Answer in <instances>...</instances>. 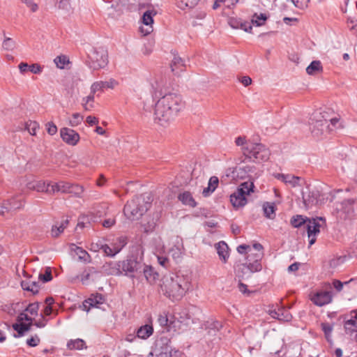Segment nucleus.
Returning <instances> with one entry per match:
<instances>
[{"label":"nucleus","instance_id":"nucleus-38","mask_svg":"<svg viewBox=\"0 0 357 357\" xmlns=\"http://www.w3.org/2000/svg\"><path fill=\"white\" fill-rule=\"evenodd\" d=\"M54 62L56 64V67L60 69H63L65 66L69 63L68 58L65 55H60L56 56L54 59Z\"/></svg>","mask_w":357,"mask_h":357},{"label":"nucleus","instance_id":"nucleus-32","mask_svg":"<svg viewBox=\"0 0 357 357\" xmlns=\"http://www.w3.org/2000/svg\"><path fill=\"white\" fill-rule=\"evenodd\" d=\"M21 286L24 290L31 291L34 294L39 291V286L36 282L22 281Z\"/></svg>","mask_w":357,"mask_h":357},{"label":"nucleus","instance_id":"nucleus-22","mask_svg":"<svg viewBox=\"0 0 357 357\" xmlns=\"http://www.w3.org/2000/svg\"><path fill=\"white\" fill-rule=\"evenodd\" d=\"M218 184L219 178L215 176H211L209 178L208 186L202 191L203 196L205 197L210 196L218 188Z\"/></svg>","mask_w":357,"mask_h":357},{"label":"nucleus","instance_id":"nucleus-60","mask_svg":"<svg viewBox=\"0 0 357 357\" xmlns=\"http://www.w3.org/2000/svg\"><path fill=\"white\" fill-rule=\"evenodd\" d=\"M29 70L34 74H40L43 71V68L38 63H33L29 66Z\"/></svg>","mask_w":357,"mask_h":357},{"label":"nucleus","instance_id":"nucleus-29","mask_svg":"<svg viewBox=\"0 0 357 357\" xmlns=\"http://www.w3.org/2000/svg\"><path fill=\"white\" fill-rule=\"evenodd\" d=\"M263 211L264 213V215L269 218L273 219L275 216V206L274 203L265 202L263 204Z\"/></svg>","mask_w":357,"mask_h":357},{"label":"nucleus","instance_id":"nucleus-48","mask_svg":"<svg viewBox=\"0 0 357 357\" xmlns=\"http://www.w3.org/2000/svg\"><path fill=\"white\" fill-rule=\"evenodd\" d=\"M26 128L30 135H35L37 130L39 128V124L36 121H29L26 123Z\"/></svg>","mask_w":357,"mask_h":357},{"label":"nucleus","instance_id":"nucleus-10","mask_svg":"<svg viewBox=\"0 0 357 357\" xmlns=\"http://www.w3.org/2000/svg\"><path fill=\"white\" fill-rule=\"evenodd\" d=\"M121 269L124 275L133 278L135 274L142 273L144 264L141 260H137L134 257H130L126 260L120 261Z\"/></svg>","mask_w":357,"mask_h":357},{"label":"nucleus","instance_id":"nucleus-7","mask_svg":"<svg viewBox=\"0 0 357 357\" xmlns=\"http://www.w3.org/2000/svg\"><path fill=\"white\" fill-rule=\"evenodd\" d=\"M88 66L93 70L105 68L108 64V54L102 47L93 48L88 54Z\"/></svg>","mask_w":357,"mask_h":357},{"label":"nucleus","instance_id":"nucleus-62","mask_svg":"<svg viewBox=\"0 0 357 357\" xmlns=\"http://www.w3.org/2000/svg\"><path fill=\"white\" fill-rule=\"evenodd\" d=\"M23 3H24L32 12H36L38 9V5L33 2L32 0H22Z\"/></svg>","mask_w":357,"mask_h":357},{"label":"nucleus","instance_id":"nucleus-5","mask_svg":"<svg viewBox=\"0 0 357 357\" xmlns=\"http://www.w3.org/2000/svg\"><path fill=\"white\" fill-rule=\"evenodd\" d=\"M149 206L150 203L145 202L144 197H137L126 204L123 212L128 219L135 220L139 219L149 209Z\"/></svg>","mask_w":357,"mask_h":357},{"label":"nucleus","instance_id":"nucleus-23","mask_svg":"<svg viewBox=\"0 0 357 357\" xmlns=\"http://www.w3.org/2000/svg\"><path fill=\"white\" fill-rule=\"evenodd\" d=\"M215 248L220 258L225 263L229 257V248L225 242L220 241L215 245Z\"/></svg>","mask_w":357,"mask_h":357},{"label":"nucleus","instance_id":"nucleus-40","mask_svg":"<svg viewBox=\"0 0 357 357\" xmlns=\"http://www.w3.org/2000/svg\"><path fill=\"white\" fill-rule=\"evenodd\" d=\"M237 251L240 254H244L248 253V257H252L254 253L256 252L254 249V245L252 247H250V245H240L237 248Z\"/></svg>","mask_w":357,"mask_h":357},{"label":"nucleus","instance_id":"nucleus-16","mask_svg":"<svg viewBox=\"0 0 357 357\" xmlns=\"http://www.w3.org/2000/svg\"><path fill=\"white\" fill-rule=\"evenodd\" d=\"M156 15V12L153 10L146 11L142 16V23L145 26H140L139 30L140 32L144 36H147L150 34L153 30V16Z\"/></svg>","mask_w":357,"mask_h":357},{"label":"nucleus","instance_id":"nucleus-41","mask_svg":"<svg viewBox=\"0 0 357 357\" xmlns=\"http://www.w3.org/2000/svg\"><path fill=\"white\" fill-rule=\"evenodd\" d=\"M142 272H143L144 277L149 282L155 280V273L151 266L144 264Z\"/></svg>","mask_w":357,"mask_h":357},{"label":"nucleus","instance_id":"nucleus-1","mask_svg":"<svg viewBox=\"0 0 357 357\" xmlns=\"http://www.w3.org/2000/svg\"><path fill=\"white\" fill-rule=\"evenodd\" d=\"M190 287V278L181 273H172L164 276L160 284L162 294L173 301L181 299Z\"/></svg>","mask_w":357,"mask_h":357},{"label":"nucleus","instance_id":"nucleus-21","mask_svg":"<svg viewBox=\"0 0 357 357\" xmlns=\"http://www.w3.org/2000/svg\"><path fill=\"white\" fill-rule=\"evenodd\" d=\"M104 298L100 294H96L95 296H91L87 300H86L83 304V307L87 311L89 310L90 307H98L100 304L103 303Z\"/></svg>","mask_w":357,"mask_h":357},{"label":"nucleus","instance_id":"nucleus-52","mask_svg":"<svg viewBox=\"0 0 357 357\" xmlns=\"http://www.w3.org/2000/svg\"><path fill=\"white\" fill-rule=\"evenodd\" d=\"M100 249L104 252V253L107 256L114 257V255H116V253H114V249L113 246L110 247L109 245H108L107 244L101 245Z\"/></svg>","mask_w":357,"mask_h":357},{"label":"nucleus","instance_id":"nucleus-55","mask_svg":"<svg viewBox=\"0 0 357 357\" xmlns=\"http://www.w3.org/2000/svg\"><path fill=\"white\" fill-rule=\"evenodd\" d=\"M47 183L50 184V187H48V191L47 194L52 195L59 192V183H52L51 181H47Z\"/></svg>","mask_w":357,"mask_h":357},{"label":"nucleus","instance_id":"nucleus-20","mask_svg":"<svg viewBox=\"0 0 357 357\" xmlns=\"http://www.w3.org/2000/svg\"><path fill=\"white\" fill-rule=\"evenodd\" d=\"M50 184L47 183V181H36L30 182L27 184V188L29 190H36L38 192H45L48 191V187Z\"/></svg>","mask_w":357,"mask_h":357},{"label":"nucleus","instance_id":"nucleus-43","mask_svg":"<svg viewBox=\"0 0 357 357\" xmlns=\"http://www.w3.org/2000/svg\"><path fill=\"white\" fill-rule=\"evenodd\" d=\"M16 47L15 42L9 37H5L3 43L2 47L3 50L7 51H13Z\"/></svg>","mask_w":357,"mask_h":357},{"label":"nucleus","instance_id":"nucleus-8","mask_svg":"<svg viewBox=\"0 0 357 357\" xmlns=\"http://www.w3.org/2000/svg\"><path fill=\"white\" fill-rule=\"evenodd\" d=\"M243 149L244 155L256 162L266 161L270 156L269 150L262 144H247Z\"/></svg>","mask_w":357,"mask_h":357},{"label":"nucleus","instance_id":"nucleus-18","mask_svg":"<svg viewBox=\"0 0 357 357\" xmlns=\"http://www.w3.org/2000/svg\"><path fill=\"white\" fill-rule=\"evenodd\" d=\"M59 183V192L62 193H74L75 195H80L83 192L82 186L77 185H73L68 182L61 181Z\"/></svg>","mask_w":357,"mask_h":357},{"label":"nucleus","instance_id":"nucleus-11","mask_svg":"<svg viewBox=\"0 0 357 357\" xmlns=\"http://www.w3.org/2000/svg\"><path fill=\"white\" fill-rule=\"evenodd\" d=\"M17 323L13 325V329L18 333V335H15V337H21L25 332L30 331L31 326L33 325V317L24 311L17 316Z\"/></svg>","mask_w":357,"mask_h":357},{"label":"nucleus","instance_id":"nucleus-58","mask_svg":"<svg viewBox=\"0 0 357 357\" xmlns=\"http://www.w3.org/2000/svg\"><path fill=\"white\" fill-rule=\"evenodd\" d=\"M40 316L41 317L38 321H36L33 324V325L37 328H44L48 321L46 318H45L44 315L41 314Z\"/></svg>","mask_w":357,"mask_h":357},{"label":"nucleus","instance_id":"nucleus-54","mask_svg":"<svg viewBox=\"0 0 357 357\" xmlns=\"http://www.w3.org/2000/svg\"><path fill=\"white\" fill-rule=\"evenodd\" d=\"M168 321L167 314L165 312H162L158 315V322L161 326H167Z\"/></svg>","mask_w":357,"mask_h":357},{"label":"nucleus","instance_id":"nucleus-14","mask_svg":"<svg viewBox=\"0 0 357 357\" xmlns=\"http://www.w3.org/2000/svg\"><path fill=\"white\" fill-rule=\"evenodd\" d=\"M172 247L169 250V254L176 262L181 260L183 254V241L178 236L172 239Z\"/></svg>","mask_w":357,"mask_h":357},{"label":"nucleus","instance_id":"nucleus-44","mask_svg":"<svg viewBox=\"0 0 357 357\" xmlns=\"http://www.w3.org/2000/svg\"><path fill=\"white\" fill-rule=\"evenodd\" d=\"M39 309L38 303H30L25 309V312H27L31 317H36L38 315V312Z\"/></svg>","mask_w":357,"mask_h":357},{"label":"nucleus","instance_id":"nucleus-26","mask_svg":"<svg viewBox=\"0 0 357 357\" xmlns=\"http://www.w3.org/2000/svg\"><path fill=\"white\" fill-rule=\"evenodd\" d=\"M67 348L70 350H82L86 349V343L82 339L70 340L67 342Z\"/></svg>","mask_w":357,"mask_h":357},{"label":"nucleus","instance_id":"nucleus-28","mask_svg":"<svg viewBox=\"0 0 357 357\" xmlns=\"http://www.w3.org/2000/svg\"><path fill=\"white\" fill-rule=\"evenodd\" d=\"M178 199L185 205H188L191 207L196 206V202L193 199L192 195L189 192H184L178 195Z\"/></svg>","mask_w":357,"mask_h":357},{"label":"nucleus","instance_id":"nucleus-61","mask_svg":"<svg viewBox=\"0 0 357 357\" xmlns=\"http://www.w3.org/2000/svg\"><path fill=\"white\" fill-rule=\"evenodd\" d=\"M76 254L79 256V258L86 261L87 257H89L88 253L84 250L82 248L77 247L76 248Z\"/></svg>","mask_w":357,"mask_h":357},{"label":"nucleus","instance_id":"nucleus-27","mask_svg":"<svg viewBox=\"0 0 357 357\" xmlns=\"http://www.w3.org/2000/svg\"><path fill=\"white\" fill-rule=\"evenodd\" d=\"M95 95L90 92L89 95L82 98V106L85 111H91L94 107Z\"/></svg>","mask_w":357,"mask_h":357},{"label":"nucleus","instance_id":"nucleus-59","mask_svg":"<svg viewBox=\"0 0 357 357\" xmlns=\"http://www.w3.org/2000/svg\"><path fill=\"white\" fill-rule=\"evenodd\" d=\"M40 343V338L37 336H33L26 340V344L29 347H36Z\"/></svg>","mask_w":357,"mask_h":357},{"label":"nucleus","instance_id":"nucleus-53","mask_svg":"<svg viewBox=\"0 0 357 357\" xmlns=\"http://www.w3.org/2000/svg\"><path fill=\"white\" fill-rule=\"evenodd\" d=\"M47 132L50 135H54L57 132L56 126L52 121L45 124Z\"/></svg>","mask_w":357,"mask_h":357},{"label":"nucleus","instance_id":"nucleus-4","mask_svg":"<svg viewBox=\"0 0 357 357\" xmlns=\"http://www.w3.org/2000/svg\"><path fill=\"white\" fill-rule=\"evenodd\" d=\"M320 222H322V224H324V220L322 218H319L307 220V222L302 215L294 216L291 220V224L294 227H299L306 223L310 246L315 243L317 235L320 232V228L322 226Z\"/></svg>","mask_w":357,"mask_h":357},{"label":"nucleus","instance_id":"nucleus-37","mask_svg":"<svg viewBox=\"0 0 357 357\" xmlns=\"http://www.w3.org/2000/svg\"><path fill=\"white\" fill-rule=\"evenodd\" d=\"M286 184L290 185L293 188L301 186L302 185V178L292 174H288Z\"/></svg>","mask_w":357,"mask_h":357},{"label":"nucleus","instance_id":"nucleus-64","mask_svg":"<svg viewBox=\"0 0 357 357\" xmlns=\"http://www.w3.org/2000/svg\"><path fill=\"white\" fill-rule=\"evenodd\" d=\"M241 21L235 18H231L229 21V25L234 29H240Z\"/></svg>","mask_w":357,"mask_h":357},{"label":"nucleus","instance_id":"nucleus-51","mask_svg":"<svg viewBox=\"0 0 357 357\" xmlns=\"http://www.w3.org/2000/svg\"><path fill=\"white\" fill-rule=\"evenodd\" d=\"M102 85H103L104 89H114L119 85V82L116 79H114L113 78H110L107 81H105V82L102 81Z\"/></svg>","mask_w":357,"mask_h":357},{"label":"nucleus","instance_id":"nucleus-15","mask_svg":"<svg viewBox=\"0 0 357 357\" xmlns=\"http://www.w3.org/2000/svg\"><path fill=\"white\" fill-rule=\"evenodd\" d=\"M162 101L168 102V107H171L173 109L181 111L184 107L185 104L183 101L181 97L174 93H169L164 95L160 98Z\"/></svg>","mask_w":357,"mask_h":357},{"label":"nucleus","instance_id":"nucleus-39","mask_svg":"<svg viewBox=\"0 0 357 357\" xmlns=\"http://www.w3.org/2000/svg\"><path fill=\"white\" fill-rule=\"evenodd\" d=\"M278 320L283 321H289L291 320L292 316L288 310L283 307L278 308Z\"/></svg>","mask_w":357,"mask_h":357},{"label":"nucleus","instance_id":"nucleus-30","mask_svg":"<svg viewBox=\"0 0 357 357\" xmlns=\"http://www.w3.org/2000/svg\"><path fill=\"white\" fill-rule=\"evenodd\" d=\"M68 225V220H62L59 224H56L52 227V236L54 237L59 236L67 227Z\"/></svg>","mask_w":357,"mask_h":357},{"label":"nucleus","instance_id":"nucleus-17","mask_svg":"<svg viewBox=\"0 0 357 357\" xmlns=\"http://www.w3.org/2000/svg\"><path fill=\"white\" fill-rule=\"evenodd\" d=\"M321 193L318 190H312L306 197L303 195V204L306 208H310L315 205H320L323 203L320 199Z\"/></svg>","mask_w":357,"mask_h":357},{"label":"nucleus","instance_id":"nucleus-47","mask_svg":"<svg viewBox=\"0 0 357 357\" xmlns=\"http://www.w3.org/2000/svg\"><path fill=\"white\" fill-rule=\"evenodd\" d=\"M83 120V116L79 113H74L72 115V118L70 120V125L72 127H76L79 125Z\"/></svg>","mask_w":357,"mask_h":357},{"label":"nucleus","instance_id":"nucleus-9","mask_svg":"<svg viewBox=\"0 0 357 357\" xmlns=\"http://www.w3.org/2000/svg\"><path fill=\"white\" fill-rule=\"evenodd\" d=\"M254 249L255 251H256L255 253L252 255V257H247V266H243V269H246L247 271H250L249 273L251 274L255 272H259L262 269V265L260 262L262 256V249L263 247L259 243H255L254 244Z\"/></svg>","mask_w":357,"mask_h":357},{"label":"nucleus","instance_id":"nucleus-34","mask_svg":"<svg viewBox=\"0 0 357 357\" xmlns=\"http://www.w3.org/2000/svg\"><path fill=\"white\" fill-rule=\"evenodd\" d=\"M243 266H248L247 264H241L237 265L236 267V273L237 277L241 279H246L250 277L251 273H249L250 271H247L246 269H243Z\"/></svg>","mask_w":357,"mask_h":357},{"label":"nucleus","instance_id":"nucleus-56","mask_svg":"<svg viewBox=\"0 0 357 357\" xmlns=\"http://www.w3.org/2000/svg\"><path fill=\"white\" fill-rule=\"evenodd\" d=\"M158 264L164 268H167L169 266V260L165 256H157Z\"/></svg>","mask_w":357,"mask_h":357},{"label":"nucleus","instance_id":"nucleus-35","mask_svg":"<svg viewBox=\"0 0 357 357\" xmlns=\"http://www.w3.org/2000/svg\"><path fill=\"white\" fill-rule=\"evenodd\" d=\"M6 204L10 205V206H3L6 211H15L22 208L23 206L22 202L20 200H16L15 198H13L10 200H6Z\"/></svg>","mask_w":357,"mask_h":357},{"label":"nucleus","instance_id":"nucleus-6","mask_svg":"<svg viewBox=\"0 0 357 357\" xmlns=\"http://www.w3.org/2000/svg\"><path fill=\"white\" fill-rule=\"evenodd\" d=\"M254 183L252 181L242 183L236 190L230 195V202L233 207L238 209L247 204L246 197L253 191Z\"/></svg>","mask_w":357,"mask_h":357},{"label":"nucleus","instance_id":"nucleus-46","mask_svg":"<svg viewBox=\"0 0 357 357\" xmlns=\"http://www.w3.org/2000/svg\"><path fill=\"white\" fill-rule=\"evenodd\" d=\"M38 278L40 280L43 281V282H47L52 279V270L50 267H46L45 269V273H40L38 275Z\"/></svg>","mask_w":357,"mask_h":357},{"label":"nucleus","instance_id":"nucleus-33","mask_svg":"<svg viewBox=\"0 0 357 357\" xmlns=\"http://www.w3.org/2000/svg\"><path fill=\"white\" fill-rule=\"evenodd\" d=\"M199 0H176L178 8L184 10L185 8H192L195 7Z\"/></svg>","mask_w":357,"mask_h":357},{"label":"nucleus","instance_id":"nucleus-49","mask_svg":"<svg viewBox=\"0 0 357 357\" xmlns=\"http://www.w3.org/2000/svg\"><path fill=\"white\" fill-rule=\"evenodd\" d=\"M103 89L102 81H97L91 84L90 87V92L95 95L98 91H101Z\"/></svg>","mask_w":357,"mask_h":357},{"label":"nucleus","instance_id":"nucleus-24","mask_svg":"<svg viewBox=\"0 0 357 357\" xmlns=\"http://www.w3.org/2000/svg\"><path fill=\"white\" fill-rule=\"evenodd\" d=\"M153 333V326L146 324L139 327L137 331V337L138 338L146 340Z\"/></svg>","mask_w":357,"mask_h":357},{"label":"nucleus","instance_id":"nucleus-31","mask_svg":"<svg viewBox=\"0 0 357 357\" xmlns=\"http://www.w3.org/2000/svg\"><path fill=\"white\" fill-rule=\"evenodd\" d=\"M321 70L322 66L319 61H313L306 68V73L310 75H315Z\"/></svg>","mask_w":357,"mask_h":357},{"label":"nucleus","instance_id":"nucleus-57","mask_svg":"<svg viewBox=\"0 0 357 357\" xmlns=\"http://www.w3.org/2000/svg\"><path fill=\"white\" fill-rule=\"evenodd\" d=\"M58 7L62 10H69L70 9V0H59L58 2Z\"/></svg>","mask_w":357,"mask_h":357},{"label":"nucleus","instance_id":"nucleus-42","mask_svg":"<svg viewBox=\"0 0 357 357\" xmlns=\"http://www.w3.org/2000/svg\"><path fill=\"white\" fill-rule=\"evenodd\" d=\"M126 244L127 241L125 237L118 238L116 242L112 244L114 249V253H119Z\"/></svg>","mask_w":357,"mask_h":357},{"label":"nucleus","instance_id":"nucleus-25","mask_svg":"<svg viewBox=\"0 0 357 357\" xmlns=\"http://www.w3.org/2000/svg\"><path fill=\"white\" fill-rule=\"evenodd\" d=\"M184 68L185 64L183 59L180 56L174 55L171 63L172 71L177 74L178 71H182Z\"/></svg>","mask_w":357,"mask_h":357},{"label":"nucleus","instance_id":"nucleus-3","mask_svg":"<svg viewBox=\"0 0 357 357\" xmlns=\"http://www.w3.org/2000/svg\"><path fill=\"white\" fill-rule=\"evenodd\" d=\"M328 113L321 109L314 111L310 119L309 126L312 134L317 137L332 131L328 123Z\"/></svg>","mask_w":357,"mask_h":357},{"label":"nucleus","instance_id":"nucleus-19","mask_svg":"<svg viewBox=\"0 0 357 357\" xmlns=\"http://www.w3.org/2000/svg\"><path fill=\"white\" fill-rule=\"evenodd\" d=\"M102 271L107 275H120L123 274L119 261H109L105 263L102 266Z\"/></svg>","mask_w":357,"mask_h":357},{"label":"nucleus","instance_id":"nucleus-45","mask_svg":"<svg viewBox=\"0 0 357 357\" xmlns=\"http://www.w3.org/2000/svg\"><path fill=\"white\" fill-rule=\"evenodd\" d=\"M321 328L324 333L325 337L328 342H331V334L333 331V326L330 324L328 323H322Z\"/></svg>","mask_w":357,"mask_h":357},{"label":"nucleus","instance_id":"nucleus-12","mask_svg":"<svg viewBox=\"0 0 357 357\" xmlns=\"http://www.w3.org/2000/svg\"><path fill=\"white\" fill-rule=\"evenodd\" d=\"M310 298L315 305L322 307L332 302L333 294L331 291L319 289L311 292Z\"/></svg>","mask_w":357,"mask_h":357},{"label":"nucleus","instance_id":"nucleus-2","mask_svg":"<svg viewBox=\"0 0 357 357\" xmlns=\"http://www.w3.org/2000/svg\"><path fill=\"white\" fill-rule=\"evenodd\" d=\"M167 105V101H162L160 98L155 105L154 121L163 127L167 126L173 121L181 112L168 107Z\"/></svg>","mask_w":357,"mask_h":357},{"label":"nucleus","instance_id":"nucleus-63","mask_svg":"<svg viewBox=\"0 0 357 357\" xmlns=\"http://www.w3.org/2000/svg\"><path fill=\"white\" fill-rule=\"evenodd\" d=\"M239 81L244 86H248L252 84V79L248 76H243L241 77Z\"/></svg>","mask_w":357,"mask_h":357},{"label":"nucleus","instance_id":"nucleus-50","mask_svg":"<svg viewBox=\"0 0 357 357\" xmlns=\"http://www.w3.org/2000/svg\"><path fill=\"white\" fill-rule=\"evenodd\" d=\"M222 327V324L217 321H208L205 324L206 329L213 330L214 331H218Z\"/></svg>","mask_w":357,"mask_h":357},{"label":"nucleus","instance_id":"nucleus-36","mask_svg":"<svg viewBox=\"0 0 357 357\" xmlns=\"http://www.w3.org/2000/svg\"><path fill=\"white\" fill-rule=\"evenodd\" d=\"M268 19L266 15L261 13L259 15L255 13L252 17V23L257 26H262Z\"/></svg>","mask_w":357,"mask_h":357},{"label":"nucleus","instance_id":"nucleus-13","mask_svg":"<svg viewBox=\"0 0 357 357\" xmlns=\"http://www.w3.org/2000/svg\"><path fill=\"white\" fill-rule=\"evenodd\" d=\"M60 136L62 140L70 146H75L80 139L78 132L69 128H62L60 130Z\"/></svg>","mask_w":357,"mask_h":357}]
</instances>
